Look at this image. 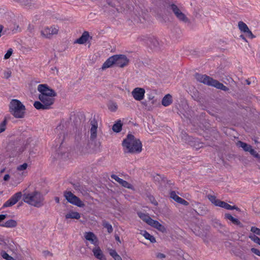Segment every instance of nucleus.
<instances>
[{"label":"nucleus","mask_w":260,"mask_h":260,"mask_svg":"<svg viewBox=\"0 0 260 260\" xmlns=\"http://www.w3.org/2000/svg\"><path fill=\"white\" fill-rule=\"evenodd\" d=\"M124 153H139L142 150V144L141 141L135 136L128 134L126 138L122 141Z\"/></svg>","instance_id":"1"},{"label":"nucleus","mask_w":260,"mask_h":260,"mask_svg":"<svg viewBox=\"0 0 260 260\" xmlns=\"http://www.w3.org/2000/svg\"><path fill=\"white\" fill-rule=\"evenodd\" d=\"M129 59L124 54H115L109 57L103 63L102 69L104 70L115 65L123 68L128 65Z\"/></svg>","instance_id":"2"},{"label":"nucleus","mask_w":260,"mask_h":260,"mask_svg":"<svg viewBox=\"0 0 260 260\" xmlns=\"http://www.w3.org/2000/svg\"><path fill=\"white\" fill-rule=\"evenodd\" d=\"M23 201L31 206L39 208L43 205L44 198L39 191H35L31 193H24Z\"/></svg>","instance_id":"3"},{"label":"nucleus","mask_w":260,"mask_h":260,"mask_svg":"<svg viewBox=\"0 0 260 260\" xmlns=\"http://www.w3.org/2000/svg\"><path fill=\"white\" fill-rule=\"evenodd\" d=\"M25 106L18 100L13 99L9 104V112L16 118H23L26 113Z\"/></svg>","instance_id":"4"},{"label":"nucleus","mask_w":260,"mask_h":260,"mask_svg":"<svg viewBox=\"0 0 260 260\" xmlns=\"http://www.w3.org/2000/svg\"><path fill=\"white\" fill-rule=\"evenodd\" d=\"M18 141H10L6 147V150L9 157H15L24 151V148L20 147Z\"/></svg>","instance_id":"5"},{"label":"nucleus","mask_w":260,"mask_h":260,"mask_svg":"<svg viewBox=\"0 0 260 260\" xmlns=\"http://www.w3.org/2000/svg\"><path fill=\"white\" fill-rule=\"evenodd\" d=\"M63 196L67 201L79 207H84L85 205L83 202L76 196L71 191L66 190L63 192Z\"/></svg>","instance_id":"6"},{"label":"nucleus","mask_w":260,"mask_h":260,"mask_svg":"<svg viewBox=\"0 0 260 260\" xmlns=\"http://www.w3.org/2000/svg\"><path fill=\"white\" fill-rule=\"evenodd\" d=\"M169 8L180 21L184 23H190L189 19L181 12V10L176 5L173 3L169 4Z\"/></svg>","instance_id":"7"},{"label":"nucleus","mask_w":260,"mask_h":260,"mask_svg":"<svg viewBox=\"0 0 260 260\" xmlns=\"http://www.w3.org/2000/svg\"><path fill=\"white\" fill-rule=\"evenodd\" d=\"M38 90L41 93L39 96H56L57 93L47 84H39L38 86Z\"/></svg>","instance_id":"8"},{"label":"nucleus","mask_w":260,"mask_h":260,"mask_svg":"<svg viewBox=\"0 0 260 260\" xmlns=\"http://www.w3.org/2000/svg\"><path fill=\"white\" fill-rule=\"evenodd\" d=\"M59 27L57 25L46 27L41 31V35L46 38H51L53 35L57 34Z\"/></svg>","instance_id":"9"},{"label":"nucleus","mask_w":260,"mask_h":260,"mask_svg":"<svg viewBox=\"0 0 260 260\" xmlns=\"http://www.w3.org/2000/svg\"><path fill=\"white\" fill-rule=\"evenodd\" d=\"M22 197H23V194L21 191L16 192L5 203L2 208H5L12 206L17 203L21 199Z\"/></svg>","instance_id":"10"},{"label":"nucleus","mask_w":260,"mask_h":260,"mask_svg":"<svg viewBox=\"0 0 260 260\" xmlns=\"http://www.w3.org/2000/svg\"><path fill=\"white\" fill-rule=\"evenodd\" d=\"M101 143L95 140V138L91 139L90 137V140L87 145V149H89L90 153H96L100 151Z\"/></svg>","instance_id":"11"},{"label":"nucleus","mask_w":260,"mask_h":260,"mask_svg":"<svg viewBox=\"0 0 260 260\" xmlns=\"http://www.w3.org/2000/svg\"><path fill=\"white\" fill-rule=\"evenodd\" d=\"M86 140L87 138L85 135L83 136L79 131L76 132L75 137V143L78 149L80 150L84 147Z\"/></svg>","instance_id":"12"},{"label":"nucleus","mask_w":260,"mask_h":260,"mask_svg":"<svg viewBox=\"0 0 260 260\" xmlns=\"http://www.w3.org/2000/svg\"><path fill=\"white\" fill-rule=\"evenodd\" d=\"M194 77L197 80L201 83L208 86H211L213 78L206 75H202L198 73L194 74Z\"/></svg>","instance_id":"13"},{"label":"nucleus","mask_w":260,"mask_h":260,"mask_svg":"<svg viewBox=\"0 0 260 260\" xmlns=\"http://www.w3.org/2000/svg\"><path fill=\"white\" fill-rule=\"evenodd\" d=\"M145 92L144 89L136 87L132 91V94L136 100L140 101L144 99Z\"/></svg>","instance_id":"14"},{"label":"nucleus","mask_w":260,"mask_h":260,"mask_svg":"<svg viewBox=\"0 0 260 260\" xmlns=\"http://www.w3.org/2000/svg\"><path fill=\"white\" fill-rule=\"evenodd\" d=\"M54 96H39V99L42 103L47 107V109H50V106L53 105L54 103L55 99L53 98Z\"/></svg>","instance_id":"15"},{"label":"nucleus","mask_w":260,"mask_h":260,"mask_svg":"<svg viewBox=\"0 0 260 260\" xmlns=\"http://www.w3.org/2000/svg\"><path fill=\"white\" fill-rule=\"evenodd\" d=\"M61 136H62L63 138L61 140V143L59 145V147L56 150V154H57V157L58 158H66L68 156V153L66 150L65 148H63L61 146L62 144V142L64 140V134L63 133L62 135L60 134Z\"/></svg>","instance_id":"16"},{"label":"nucleus","mask_w":260,"mask_h":260,"mask_svg":"<svg viewBox=\"0 0 260 260\" xmlns=\"http://www.w3.org/2000/svg\"><path fill=\"white\" fill-rule=\"evenodd\" d=\"M111 178L113 179H114L116 181L118 182L120 184H121L122 186L128 188V189H132L133 188V185L129 183L128 182H127L125 180H123L122 179L118 177L117 175L112 174L111 176Z\"/></svg>","instance_id":"17"},{"label":"nucleus","mask_w":260,"mask_h":260,"mask_svg":"<svg viewBox=\"0 0 260 260\" xmlns=\"http://www.w3.org/2000/svg\"><path fill=\"white\" fill-rule=\"evenodd\" d=\"M170 197L179 204L185 206L189 205V203L187 201L177 196L175 191H172L170 192Z\"/></svg>","instance_id":"18"},{"label":"nucleus","mask_w":260,"mask_h":260,"mask_svg":"<svg viewBox=\"0 0 260 260\" xmlns=\"http://www.w3.org/2000/svg\"><path fill=\"white\" fill-rule=\"evenodd\" d=\"M36 145V141H35L31 137H28L27 138L26 143L25 145V148H28V146H30L29 149V155H31L36 153V152L34 150V148Z\"/></svg>","instance_id":"19"},{"label":"nucleus","mask_w":260,"mask_h":260,"mask_svg":"<svg viewBox=\"0 0 260 260\" xmlns=\"http://www.w3.org/2000/svg\"><path fill=\"white\" fill-rule=\"evenodd\" d=\"M90 124L91 125L90 128V137L91 139L96 138L97 136L98 122L95 118L91 120Z\"/></svg>","instance_id":"20"},{"label":"nucleus","mask_w":260,"mask_h":260,"mask_svg":"<svg viewBox=\"0 0 260 260\" xmlns=\"http://www.w3.org/2000/svg\"><path fill=\"white\" fill-rule=\"evenodd\" d=\"M94 256L100 260H106V257L103 254L100 247L94 248L92 249Z\"/></svg>","instance_id":"21"},{"label":"nucleus","mask_w":260,"mask_h":260,"mask_svg":"<svg viewBox=\"0 0 260 260\" xmlns=\"http://www.w3.org/2000/svg\"><path fill=\"white\" fill-rule=\"evenodd\" d=\"M211 86L214 87L217 89H219L224 91H227L229 90V88L228 87L213 78L212 81Z\"/></svg>","instance_id":"22"},{"label":"nucleus","mask_w":260,"mask_h":260,"mask_svg":"<svg viewBox=\"0 0 260 260\" xmlns=\"http://www.w3.org/2000/svg\"><path fill=\"white\" fill-rule=\"evenodd\" d=\"M89 37V32L87 31H84L81 36L75 41V43L84 44L87 41Z\"/></svg>","instance_id":"23"},{"label":"nucleus","mask_w":260,"mask_h":260,"mask_svg":"<svg viewBox=\"0 0 260 260\" xmlns=\"http://www.w3.org/2000/svg\"><path fill=\"white\" fill-rule=\"evenodd\" d=\"M150 225L156 229L157 230L163 233H167V229L165 226L157 220L153 219Z\"/></svg>","instance_id":"24"},{"label":"nucleus","mask_w":260,"mask_h":260,"mask_svg":"<svg viewBox=\"0 0 260 260\" xmlns=\"http://www.w3.org/2000/svg\"><path fill=\"white\" fill-rule=\"evenodd\" d=\"M224 218L226 219L230 220L235 225H238L240 228H243V224L238 219L234 217L230 213H225L224 214Z\"/></svg>","instance_id":"25"},{"label":"nucleus","mask_w":260,"mask_h":260,"mask_svg":"<svg viewBox=\"0 0 260 260\" xmlns=\"http://www.w3.org/2000/svg\"><path fill=\"white\" fill-rule=\"evenodd\" d=\"M146 43L151 48H155L158 46L159 43L157 40L154 37H147L145 39Z\"/></svg>","instance_id":"26"},{"label":"nucleus","mask_w":260,"mask_h":260,"mask_svg":"<svg viewBox=\"0 0 260 260\" xmlns=\"http://www.w3.org/2000/svg\"><path fill=\"white\" fill-rule=\"evenodd\" d=\"M138 216L143 221L147 223L148 225H150L152 220H153L151 218L148 214H146L144 213L139 212L137 213Z\"/></svg>","instance_id":"27"},{"label":"nucleus","mask_w":260,"mask_h":260,"mask_svg":"<svg viewBox=\"0 0 260 260\" xmlns=\"http://www.w3.org/2000/svg\"><path fill=\"white\" fill-rule=\"evenodd\" d=\"M245 249V248H242V250H238L235 253V255L239 257L241 260L248 259V254L246 253V250Z\"/></svg>","instance_id":"28"},{"label":"nucleus","mask_w":260,"mask_h":260,"mask_svg":"<svg viewBox=\"0 0 260 260\" xmlns=\"http://www.w3.org/2000/svg\"><path fill=\"white\" fill-rule=\"evenodd\" d=\"M85 239L91 242L92 244L96 245V242H98V239L95 235L92 232H87L85 233Z\"/></svg>","instance_id":"29"},{"label":"nucleus","mask_w":260,"mask_h":260,"mask_svg":"<svg viewBox=\"0 0 260 260\" xmlns=\"http://www.w3.org/2000/svg\"><path fill=\"white\" fill-rule=\"evenodd\" d=\"M172 96L170 94H166L162 99L161 104L163 106L167 107L172 103Z\"/></svg>","instance_id":"30"},{"label":"nucleus","mask_w":260,"mask_h":260,"mask_svg":"<svg viewBox=\"0 0 260 260\" xmlns=\"http://www.w3.org/2000/svg\"><path fill=\"white\" fill-rule=\"evenodd\" d=\"M17 225V222L14 219H10L3 224H0V226L6 228H15Z\"/></svg>","instance_id":"31"},{"label":"nucleus","mask_w":260,"mask_h":260,"mask_svg":"<svg viewBox=\"0 0 260 260\" xmlns=\"http://www.w3.org/2000/svg\"><path fill=\"white\" fill-rule=\"evenodd\" d=\"M11 119H13V118H12L9 115L5 116L4 120L0 124V133L5 131L7 121L10 120Z\"/></svg>","instance_id":"32"},{"label":"nucleus","mask_w":260,"mask_h":260,"mask_svg":"<svg viewBox=\"0 0 260 260\" xmlns=\"http://www.w3.org/2000/svg\"><path fill=\"white\" fill-rule=\"evenodd\" d=\"M65 217L66 219L71 218L79 219L81 216L80 214L77 212L70 211L66 215Z\"/></svg>","instance_id":"33"},{"label":"nucleus","mask_w":260,"mask_h":260,"mask_svg":"<svg viewBox=\"0 0 260 260\" xmlns=\"http://www.w3.org/2000/svg\"><path fill=\"white\" fill-rule=\"evenodd\" d=\"M238 145L243 149L245 151L250 152V149H251L252 146L250 145H249L245 142L242 141H239L238 143Z\"/></svg>","instance_id":"34"},{"label":"nucleus","mask_w":260,"mask_h":260,"mask_svg":"<svg viewBox=\"0 0 260 260\" xmlns=\"http://www.w3.org/2000/svg\"><path fill=\"white\" fill-rule=\"evenodd\" d=\"M122 124L120 120L114 123L112 126V130L116 133L120 132L122 129Z\"/></svg>","instance_id":"35"},{"label":"nucleus","mask_w":260,"mask_h":260,"mask_svg":"<svg viewBox=\"0 0 260 260\" xmlns=\"http://www.w3.org/2000/svg\"><path fill=\"white\" fill-rule=\"evenodd\" d=\"M143 235L145 237V239L149 240L150 241V242L153 243L156 242L155 238H154V237L153 236L151 235V234H150L146 231H143Z\"/></svg>","instance_id":"36"},{"label":"nucleus","mask_w":260,"mask_h":260,"mask_svg":"<svg viewBox=\"0 0 260 260\" xmlns=\"http://www.w3.org/2000/svg\"><path fill=\"white\" fill-rule=\"evenodd\" d=\"M208 200L215 206H217V204H219V202H220V200L217 199L216 197L215 196L208 194L207 196Z\"/></svg>","instance_id":"37"},{"label":"nucleus","mask_w":260,"mask_h":260,"mask_svg":"<svg viewBox=\"0 0 260 260\" xmlns=\"http://www.w3.org/2000/svg\"><path fill=\"white\" fill-rule=\"evenodd\" d=\"M109 254L114 259V260H122L121 257L114 249H110L109 250Z\"/></svg>","instance_id":"38"},{"label":"nucleus","mask_w":260,"mask_h":260,"mask_svg":"<svg viewBox=\"0 0 260 260\" xmlns=\"http://www.w3.org/2000/svg\"><path fill=\"white\" fill-rule=\"evenodd\" d=\"M238 27L240 30L243 33L249 28L247 24L241 21L238 22Z\"/></svg>","instance_id":"39"},{"label":"nucleus","mask_w":260,"mask_h":260,"mask_svg":"<svg viewBox=\"0 0 260 260\" xmlns=\"http://www.w3.org/2000/svg\"><path fill=\"white\" fill-rule=\"evenodd\" d=\"M34 106L37 110L47 109V107H46L43 103L39 101L35 102L34 103Z\"/></svg>","instance_id":"40"},{"label":"nucleus","mask_w":260,"mask_h":260,"mask_svg":"<svg viewBox=\"0 0 260 260\" xmlns=\"http://www.w3.org/2000/svg\"><path fill=\"white\" fill-rule=\"evenodd\" d=\"M103 225L104 228L107 229L109 233H111L113 232V228L112 225L108 221L106 220L103 221Z\"/></svg>","instance_id":"41"},{"label":"nucleus","mask_w":260,"mask_h":260,"mask_svg":"<svg viewBox=\"0 0 260 260\" xmlns=\"http://www.w3.org/2000/svg\"><path fill=\"white\" fill-rule=\"evenodd\" d=\"M199 209H201V210H199L198 211H196V212L198 213V214L200 215L203 216L206 214L208 212V210L207 209V208L203 205H202V207L200 206Z\"/></svg>","instance_id":"42"},{"label":"nucleus","mask_w":260,"mask_h":260,"mask_svg":"<svg viewBox=\"0 0 260 260\" xmlns=\"http://www.w3.org/2000/svg\"><path fill=\"white\" fill-rule=\"evenodd\" d=\"M109 109L112 112H115L117 109V105L115 102H110L108 104Z\"/></svg>","instance_id":"43"},{"label":"nucleus","mask_w":260,"mask_h":260,"mask_svg":"<svg viewBox=\"0 0 260 260\" xmlns=\"http://www.w3.org/2000/svg\"><path fill=\"white\" fill-rule=\"evenodd\" d=\"M1 255L3 258L6 260H15L13 257L9 255L6 251H2Z\"/></svg>","instance_id":"44"},{"label":"nucleus","mask_w":260,"mask_h":260,"mask_svg":"<svg viewBox=\"0 0 260 260\" xmlns=\"http://www.w3.org/2000/svg\"><path fill=\"white\" fill-rule=\"evenodd\" d=\"M250 154L257 158L258 161L260 163V154H259L254 149L252 148L249 152Z\"/></svg>","instance_id":"45"},{"label":"nucleus","mask_w":260,"mask_h":260,"mask_svg":"<svg viewBox=\"0 0 260 260\" xmlns=\"http://www.w3.org/2000/svg\"><path fill=\"white\" fill-rule=\"evenodd\" d=\"M249 238L255 243L260 245V238L255 235L250 236Z\"/></svg>","instance_id":"46"},{"label":"nucleus","mask_w":260,"mask_h":260,"mask_svg":"<svg viewBox=\"0 0 260 260\" xmlns=\"http://www.w3.org/2000/svg\"><path fill=\"white\" fill-rule=\"evenodd\" d=\"M244 33L245 34L246 36L250 39H252L255 38V36L252 34L249 28H248Z\"/></svg>","instance_id":"47"},{"label":"nucleus","mask_w":260,"mask_h":260,"mask_svg":"<svg viewBox=\"0 0 260 260\" xmlns=\"http://www.w3.org/2000/svg\"><path fill=\"white\" fill-rule=\"evenodd\" d=\"M229 205V204H228L227 203H226L224 201H220V202H219V204H217V206L222 207V208L226 209L227 210H228Z\"/></svg>","instance_id":"48"},{"label":"nucleus","mask_w":260,"mask_h":260,"mask_svg":"<svg viewBox=\"0 0 260 260\" xmlns=\"http://www.w3.org/2000/svg\"><path fill=\"white\" fill-rule=\"evenodd\" d=\"M13 49L12 48H10L8 50L7 53L5 54L4 56V59H9L10 56L12 55L13 53Z\"/></svg>","instance_id":"49"},{"label":"nucleus","mask_w":260,"mask_h":260,"mask_svg":"<svg viewBox=\"0 0 260 260\" xmlns=\"http://www.w3.org/2000/svg\"><path fill=\"white\" fill-rule=\"evenodd\" d=\"M252 233L256 234V235L260 236V229L255 227L252 226L250 230Z\"/></svg>","instance_id":"50"},{"label":"nucleus","mask_w":260,"mask_h":260,"mask_svg":"<svg viewBox=\"0 0 260 260\" xmlns=\"http://www.w3.org/2000/svg\"><path fill=\"white\" fill-rule=\"evenodd\" d=\"M27 167V164L24 163L22 165H19L17 167V170L19 171H23L26 169Z\"/></svg>","instance_id":"51"},{"label":"nucleus","mask_w":260,"mask_h":260,"mask_svg":"<svg viewBox=\"0 0 260 260\" xmlns=\"http://www.w3.org/2000/svg\"><path fill=\"white\" fill-rule=\"evenodd\" d=\"M213 225L215 227H216V228L219 227V228H221L223 226L222 224L219 222V221L218 220L215 219L213 221Z\"/></svg>","instance_id":"52"},{"label":"nucleus","mask_w":260,"mask_h":260,"mask_svg":"<svg viewBox=\"0 0 260 260\" xmlns=\"http://www.w3.org/2000/svg\"><path fill=\"white\" fill-rule=\"evenodd\" d=\"M251 251L252 252L254 253L256 255L260 256V250H259L258 249L255 248H252L251 249Z\"/></svg>","instance_id":"53"},{"label":"nucleus","mask_w":260,"mask_h":260,"mask_svg":"<svg viewBox=\"0 0 260 260\" xmlns=\"http://www.w3.org/2000/svg\"><path fill=\"white\" fill-rule=\"evenodd\" d=\"M73 187L77 190H80L81 189V185L79 183H74L73 184Z\"/></svg>","instance_id":"54"},{"label":"nucleus","mask_w":260,"mask_h":260,"mask_svg":"<svg viewBox=\"0 0 260 260\" xmlns=\"http://www.w3.org/2000/svg\"><path fill=\"white\" fill-rule=\"evenodd\" d=\"M156 257L159 259H163L166 257V255L164 253L159 252L156 253Z\"/></svg>","instance_id":"55"},{"label":"nucleus","mask_w":260,"mask_h":260,"mask_svg":"<svg viewBox=\"0 0 260 260\" xmlns=\"http://www.w3.org/2000/svg\"><path fill=\"white\" fill-rule=\"evenodd\" d=\"M162 182L163 183H165V182H167V183L170 185L171 184H172L173 183H172L171 181L170 180H168L167 179V178L165 177H163V178H162Z\"/></svg>","instance_id":"56"},{"label":"nucleus","mask_w":260,"mask_h":260,"mask_svg":"<svg viewBox=\"0 0 260 260\" xmlns=\"http://www.w3.org/2000/svg\"><path fill=\"white\" fill-rule=\"evenodd\" d=\"M12 31L14 32V33H15L17 31H20V28H19V26L18 25H14V28L12 29Z\"/></svg>","instance_id":"57"},{"label":"nucleus","mask_w":260,"mask_h":260,"mask_svg":"<svg viewBox=\"0 0 260 260\" xmlns=\"http://www.w3.org/2000/svg\"><path fill=\"white\" fill-rule=\"evenodd\" d=\"M148 98L149 100L148 102H150L151 104L153 105L154 104V96L152 95H149Z\"/></svg>","instance_id":"58"},{"label":"nucleus","mask_w":260,"mask_h":260,"mask_svg":"<svg viewBox=\"0 0 260 260\" xmlns=\"http://www.w3.org/2000/svg\"><path fill=\"white\" fill-rule=\"evenodd\" d=\"M164 176H161L160 175L157 174L156 176L154 177V180L155 181H158V182H159L160 181V179H161V183H162V178H163Z\"/></svg>","instance_id":"59"},{"label":"nucleus","mask_w":260,"mask_h":260,"mask_svg":"<svg viewBox=\"0 0 260 260\" xmlns=\"http://www.w3.org/2000/svg\"><path fill=\"white\" fill-rule=\"evenodd\" d=\"M11 71L5 72L4 73V76L6 79H8L11 76Z\"/></svg>","instance_id":"60"},{"label":"nucleus","mask_w":260,"mask_h":260,"mask_svg":"<svg viewBox=\"0 0 260 260\" xmlns=\"http://www.w3.org/2000/svg\"><path fill=\"white\" fill-rule=\"evenodd\" d=\"M7 217V214H0V222L3 221Z\"/></svg>","instance_id":"61"},{"label":"nucleus","mask_w":260,"mask_h":260,"mask_svg":"<svg viewBox=\"0 0 260 260\" xmlns=\"http://www.w3.org/2000/svg\"><path fill=\"white\" fill-rule=\"evenodd\" d=\"M107 4L109 6H111L112 7H115V5L112 1H111L110 0H107Z\"/></svg>","instance_id":"62"},{"label":"nucleus","mask_w":260,"mask_h":260,"mask_svg":"<svg viewBox=\"0 0 260 260\" xmlns=\"http://www.w3.org/2000/svg\"><path fill=\"white\" fill-rule=\"evenodd\" d=\"M10 178V175L7 174L4 176L3 179L4 181H7L9 180Z\"/></svg>","instance_id":"63"},{"label":"nucleus","mask_w":260,"mask_h":260,"mask_svg":"<svg viewBox=\"0 0 260 260\" xmlns=\"http://www.w3.org/2000/svg\"><path fill=\"white\" fill-rule=\"evenodd\" d=\"M28 135H27V133H22L21 136H20V139H23L24 138H26V137H27Z\"/></svg>","instance_id":"64"}]
</instances>
